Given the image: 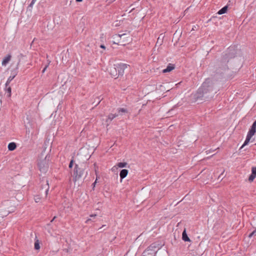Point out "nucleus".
<instances>
[{"instance_id": "1", "label": "nucleus", "mask_w": 256, "mask_h": 256, "mask_svg": "<svg viewBox=\"0 0 256 256\" xmlns=\"http://www.w3.org/2000/svg\"><path fill=\"white\" fill-rule=\"evenodd\" d=\"M236 54V50L234 46L228 48L226 52L220 59L216 60L211 64L212 70L216 74H222L228 70L227 63L229 60L235 57Z\"/></svg>"}, {"instance_id": "2", "label": "nucleus", "mask_w": 256, "mask_h": 256, "mask_svg": "<svg viewBox=\"0 0 256 256\" xmlns=\"http://www.w3.org/2000/svg\"><path fill=\"white\" fill-rule=\"evenodd\" d=\"M213 84L210 79H207L203 82L194 95L195 99L208 100L212 98L214 94Z\"/></svg>"}, {"instance_id": "3", "label": "nucleus", "mask_w": 256, "mask_h": 256, "mask_svg": "<svg viewBox=\"0 0 256 256\" xmlns=\"http://www.w3.org/2000/svg\"><path fill=\"white\" fill-rule=\"evenodd\" d=\"M50 156L46 154L44 152H42L38 156V166L40 171L43 174H46L49 168V162Z\"/></svg>"}, {"instance_id": "4", "label": "nucleus", "mask_w": 256, "mask_h": 256, "mask_svg": "<svg viewBox=\"0 0 256 256\" xmlns=\"http://www.w3.org/2000/svg\"><path fill=\"white\" fill-rule=\"evenodd\" d=\"M86 164H76L74 170L73 179L74 182L80 180L83 176L86 177L88 172L86 171Z\"/></svg>"}, {"instance_id": "5", "label": "nucleus", "mask_w": 256, "mask_h": 256, "mask_svg": "<svg viewBox=\"0 0 256 256\" xmlns=\"http://www.w3.org/2000/svg\"><path fill=\"white\" fill-rule=\"evenodd\" d=\"M114 38L116 40V41L114 42V44L122 46L126 45L130 40V38L126 34H116Z\"/></svg>"}, {"instance_id": "6", "label": "nucleus", "mask_w": 256, "mask_h": 256, "mask_svg": "<svg viewBox=\"0 0 256 256\" xmlns=\"http://www.w3.org/2000/svg\"><path fill=\"white\" fill-rule=\"evenodd\" d=\"M256 132V120L252 124L250 128V129L248 134L246 136V139L244 142V144L240 147V149H242L245 146L247 145L250 142L252 137L255 134Z\"/></svg>"}, {"instance_id": "7", "label": "nucleus", "mask_w": 256, "mask_h": 256, "mask_svg": "<svg viewBox=\"0 0 256 256\" xmlns=\"http://www.w3.org/2000/svg\"><path fill=\"white\" fill-rule=\"evenodd\" d=\"M158 248L153 244L148 246L143 252V256H155Z\"/></svg>"}, {"instance_id": "8", "label": "nucleus", "mask_w": 256, "mask_h": 256, "mask_svg": "<svg viewBox=\"0 0 256 256\" xmlns=\"http://www.w3.org/2000/svg\"><path fill=\"white\" fill-rule=\"evenodd\" d=\"M20 60H18V61L16 64V66L12 70L11 74L12 75L8 78L6 82V87L7 88V86H8L10 82L16 77V76L17 75L18 73V66L20 64Z\"/></svg>"}, {"instance_id": "9", "label": "nucleus", "mask_w": 256, "mask_h": 256, "mask_svg": "<svg viewBox=\"0 0 256 256\" xmlns=\"http://www.w3.org/2000/svg\"><path fill=\"white\" fill-rule=\"evenodd\" d=\"M116 66L119 76H122L124 74V70L127 68L128 65L126 64L120 63L116 64Z\"/></svg>"}, {"instance_id": "10", "label": "nucleus", "mask_w": 256, "mask_h": 256, "mask_svg": "<svg viewBox=\"0 0 256 256\" xmlns=\"http://www.w3.org/2000/svg\"><path fill=\"white\" fill-rule=\"evenodd\" d=\"M109 72L111 76L115 78H118L119 76L116 64H114L113 66L110 68Z\"/></svg>"}, {"instance_id": "11", "label": "nucleus", "mask_w": 256, "mask_h": 256, "mask_svg": "<svg viewBox=\"0 0 256 256\" xmlns=\"http://www.w3.org/2000/svg\"><path fill=\"white\" fill-rule=\"evenodd\" d=\"M42 182H44V184H42V190H44V192L46 196L48 194V192L49 189V185L48 183V180H42Z\"/></svg>"}, {"instance_id": "12", "label": "nucleus", "mask_w": 256, "mask_h": 256, "mask_svg": "<svg viewBox=\"0 0 256 256\" xmlns=\"http://www.w3.org/2000/svg\"><path fill=\"white\" fill-rule=\"evenodd\" d=\"M12 58V55L10 54H7L4 58L2 62V64L3 66H6L10 62Z\"/></svg>"}, {"instance_id": "13", "label": "nucleus", "mask_w": 256, "mask_h": 256, "mask_svg": "<svg viewBox=\"0 0 256 256\" xmlns=\"http://www.w3.org/2000/svg\"><path fill=\"white\" fill-rule=\"evenodd\" d=\"M175 68V66L174 64H169L166 68L162 70L163 73H166L171 72Z\"/></svg>"}, {"instance_id": "14", "label": "nucleus", "mask_w": 256, "mask_h": 256, "mask_svg": "<svg viewBox=\"0 0 256 256\" xmlns=\"http://www.w3.org/2000/svg\"><path fill=\"white\" fill-rule=\"evenodd\" d=\"M128 174V170L126 169L122 170L120 173V178L121 181L122 179L125 178Z\"/></svg>"}, {"instance_id": "15", "label": "nucleus", "mask_w": 256, "mask_h": 256, "mask_svg": "<svg viewBox=\"0 0 256 256\" xmlns=\"http://www.w3.org/2000/svg\"><path fill=\"white\" fill-rule=\"evenodd\" d=\"M182 239L184 242H190V240L188 236L186 229L183 231L182 234Z\"/></svg>"}, {"instance_id": "16", "label": "nucleus", "mask_w": 256, "mask_h": 256, "mask_svg": "<svg viewBox=\"0 0 256 256\" xmlns=\"http://www.w3.org/2000/svg\"><path fill=\"white\" fill-rule=\"evenodd\" d=\"M164 38V36L163 35V34H160V36H158V38L156 46H157V45H158L160 46H161L163 42Z\"/></svg>"}, {"instance_id": "17", "label": "nucleus", "mask_w": 256, "mask_h": 256, "mask_svg": "<svg viewBox=\"0 0 256 256\" xmlns=\"http://www.w3.org/2000/svg\"><path fill=\"white\" fill-rule=\"evenodd\" d=\"M10 212L9 210H0V217L4 218L7 216Z\"/></svg>"}, {"instance_id": "18", "label": "nucleus", "mask_w": 256, "mask_h": 256, "mask_svg": "<svg viewBox=\"0 0 256 256\" xmlns=\"http://www.w3.org/2000/svg\"><path fill=\"white\" fill-rule=\"evenodd\" d=\"M16 148V145L15 142H12L8 144V149L9 150L12 151L14 150Z\"/></svg>"}, {"instance_id": "19", "label": "nucleus", "mask_w": 256, "mask_h": 256, "mask_svg": "<svg viewBox=\"0 0 256 256\" xmlns=\"http://www.w3.org/2000/svg\"><path fill=\"white\" fill-rule=\"evenodd\" d=\"M228 8V6H226L224 7H223L222 8H221L220 10H218V12H217L218 14H225Z\"/></svg>"}, {"instance_id": "20", "label": "nucleus", "mask_w": 256, "mask_h": 256, "mask_svg": "<svg viewBox=\"0 0 256 256\" xmlns=\"http://www.w3.org/2000/svg\"><path fill=\"white\" fill-rule=\"evenodd\" d=\"M118 114H110L108 116V118L106 122H108V120H110V121L112 120L114 118L118 116Z\"/></svg>"}, {"instance_id": "21", "label": "nucleus", "mask_w": 256, "mask_h": 256, "mask_svg": "<svg viewBox=\"0 0 256 256\" xmlns=\"http://www.w3.org/2000/svg\"><path fill=\"white\" fill-rule=\"evenodd\" d=\"M40 248V242L38 240H36L34 242V249L36 250H38Z\"/></svg>"}, {"instance_id": "22", "label": "nucleus", "mask_w": 256, "mask_h": 256, "mask_svg": "<svg viewBox=\"0 0 256 256\" xmlns=\"http://www.w3.org/2000/svg\"><path fill=\"white\" fill-rule=\"evenodd\" d=\"M36 0H32V1L31 2L30 4H29V6H28V8L29 10H31L32 8L33 5L36 2Z\"/></svg>"}, {"instance_id": "23", "label": "nucleus", "mask_w": 256, "mask_h": 256, "mask_svg": "<svg viewBox=\"0 0 256 256\" xmlns=\"http://www.w3.org/2000/svg\"><path fill=\"white\" fill-rule=\"evenodd\" d=\"M126 162H118V166L120 168H124L126 166Z\"/></svg>"}, {"instance_id": "24", "label": "nucleus", "mask_w": 256, "mask_h": 256, "mask_svg": "<svg viewBox=\"0 0 256 256\" xmlns=\"http://www.w3.org/2000/svg\"><path fill=\"white\" fill-rule=\"evenodd\" d=\"M256 177V176L254 175L251 174L250 175V176H249V178H248L249 181L252 182Z\"/></svg>"}, {"instance_id": "25", "label": "nucleus", "mask_w": 256, "mask_h": 256, "mask_svg": "<svg viewBox=\"0 0 256 256\" xmlns=\"http://www.w3.org/2000/svg\"><path fill=\"white\" fill-rule=\"evenodd\" d=\"M6 91L8 93V96L10 97L11 96L12 92V88L10 86H8L6 88Z\"/></svg>"}, {"instance_id": "26", "label": "nucleus", "mask_w": 256, "mask_h": 256, "mask_svg": "<svg viewBox=\"0 0 256 256\" xmlns=\"http://www.w3.org/2000/svg\"><path fill=\"white\" fill-rule=\"evenodd\" d=\"M118 110V112H127L126 109L124 108H119Z\"/></svg>"}, {"instance_id": "27", "label": "nucleus", "mask_w": 256, "mask_h": 256, "mask_svg": "<svg viewBox=\"0 0 256 256\" xmlns=\"http://www.w3.org/2000/svg\"><path fill=\"white\" fill-rule=\"evenodd\" d=\"M252 174L256 176V167L252 168Z\"/></svg>"}, {"instance_id": "28", "label": "nucleus", "mask_w": 256, "mask_h": 256, "mask_svg": "<svg viewBox=\"0 0 256 256\" xmlns=\"http://www.w3.org/2000/svg\"><path fill=\"white\" fill-rule=\"evenodd\" d=\"M256 234V229L249 234V237L251 238L252 236Z\"/></svg>"}, {"instance_id": "29", "label": "nucleus", "mask_w": 256, "mask_h": 256, "mask_svg": "<svg viewBox=\"0 0 256 256\" xmlns=\"http://www.w3.org/2000/svg\"><path fill=\"white\" fill-rule=\"evenodd\" d=\"M74 160H72L69 164V166H68V167L70 168H72V166H73V164H74Z\"/></svg>"}, {"instance_id": "30", "label": "nucleus", "mask_w": 256, "mask_h": 256, "mask_svg": "<svg viewBox=\"0 0 256 256\" xmlns=\"http://www.w3.org/2000/svg\"><path fill=\"white\" fill-rule=\"evenodd\" d=\"M49 64H50V63H48V64H46V65L45 66V67L43 69V70H42V73H44V72H45L46 70V68H48V66Z\"/></svg>"}, {"instance_id": "31", "label": "nucleus", "mask_w": 256, "mask_h": 256, "mask_svg": "<svg viewBox=\"0 0 256 256\" xmlns=\"http://www.w3.org/2000/svg\"><path fill=\"white\" fill-rule=\"evenodd\" d=\"M223 174H224V172H222L218 177V179H220V180H222L223 178H224V176H223Z\"/></svg>"}, {"instance_id": "32", "label": "nucleus", "mask_w": 256, "mask_h": 256, "mask_svg": "<svg viewBox=\"0 0 256 256\" xmlns=\"http://www.w3.org/2000/svg\"><path fill=\"white\" fill-rule=\"evenodd\" d=\"M40 198H35L34 200L36 202H38L40 201Z\"/></svg>"}, {"instance_id": "33", "label": "nucleus", "mask_w": 256, "mask_h": 256, "mask_svg": "<svg viewBox=\"0 0 256 256\" xmlns=\"http://www.w3.org/2000/svg\"><path fill=\"white\" fill-rule=\"evenodd\" d=\"M97 180H98V177H96V180L95 182L92 184V185L94 186H94H95V184H96V182H97Z\"/></svg>"}, {"instance_id": "34", "label": "nucleus", "mask_w": 256, "mask_h": 256, "mask_svg": "<svg viewBox=\"0 0 256 256\" xmlns=\"http://www.w3.org/2000/svg\"><path fill=\"white\" fill-rule=\"evenodd\" d=\"M92 220V219L91 218H88V219L86 221V224H88Z\"/></svg>"}, {"instance_id": "35", "label": "nucleus", "mask_w": 256, "mask_h": 256, "mask_svg": "<svg viewBox=\"0 0 256 256\" xmlns=\"http://www.w3.org/2000/svg\"><path fill=\"white\" fill-rule=\"evenodd\" d=\"M98 103L96 104L95 106H96L98 104L100 103V101H101V100H100V98H98Z\"/></svg>"}, {"instance_id": "36", "label": "nucleus", "mask_w": 256, "mask_h": 256, "mask_svg": "<svg viewBox=\"0 0 256 256\" xmlns=\"http://www.w3.org/2000/svg\"><path fill=\"white\" fill-rule=\"evenodd\" d=\"M96 216V214L90 215V217H91V218H95Z\"/></svg>"}, {"instance_id": "37", "label": "nucleus", "mask_w": 256, "mask_h": 256, "mask_svg": "<svg viewBox=\"0 0 256 256\" xmlns=\"http://www.w3.org/2000/svg\"><path fill=\"white\" fill-rule=\"evenodd\" d=\"M100 47L101 48H104V49H105V48H106L105 46H104V45H103V44H101V45L100 46Z\"/></svg>"}, {"instance_id": "38", "label": "nucleus", "mask_w": 256, "mask_h": 256, "mask_svg": "<svg viewBox=\"0 0 256 256\" xmlns=\"http://www.w3.org/2000/svg\"><path fill=\"white\" fill-rule=\"evenodd\" d=\"M56 218V216H54V218L51 220L50 222H52L54 220V219Z\"/></svg>"}, {"instance_id": "39", "label": "nucleus", "mask_w": 256, "mask_h": 256, "mask_svg": "<svg viewBox=\"0 0 256 256\" xmlns=\"http://www.w3.org/2000/svg\"><path fill=\"white\" fill-rule=\"evenodd\" d=\"M105 227H106V226L104 224V225H102V228H105Z\"/></svg>"}, {"instance_id": "40", "label": "nucleus", "mask_w": 256, "mask_h": 256, "mask_svg": "<svg viewBox=\"0 0 256 256\" xmlns=\"http://www.w3.org/2000/svg\"><path fill=\"white\" fill-rule=\"evenodd\" d=\"M76 1L78 2H81L82 1V0H76Z\"/></svg>"}, {"instance_id": "41", "label": "nucleus", "mask_w": 256, "mask_h": 256, "mask_svg": "<svg viewBox=\"0 0 256 256\" xmlns=\"http://www.w3.org/2000/svg\"><path fill=\"white\" fill-rule=\"evenodd\" d=\"M13 64H14V62H12V64L11 66H12V65H13Z\"/></svg>"}, {"instance_id": "42", "label": "nucleus", "mask_w": 256, "mask_h": 256, "mask_svg": "<svg viewBox=\"0 0 256 256\" xmlns=\"http://www.w3.org/2000/svg\"><path fill=\"white\" fill-rule=\"evenodd\" d=\"M142 256H143L142 255Z\"/></svg>"}]
</instances>
